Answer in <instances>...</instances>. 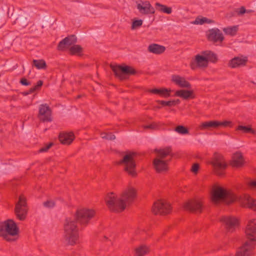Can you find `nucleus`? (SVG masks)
Listing matches in <instances>:
<instances>
[{
  "instance_id": "nucleus-1",
  "label": "nucleus",
  "mask_w": 256,
  "mask_h": 256,
  "mask_svg": "<svg viewBox=\"0 0 256 256\" xmlns=\"http://www.w3.org/2000/svg\"><path fill=\"white\" fill-rule=\"evenodd\" d=\"M94 209H78L72 217L66 219L64 224V238L70 245L76 244L79 238L77 221L81 224L86 225L95 215Z\"/></svg>"
},
{
  "instance_id": "nucleus-2",
  "label": "nucleus",
  "mask_w": 256,
  "mask_h": 256,
  "mask_svg": "<svg viewBox=\"0 0 256 256\" xmlns=\"http://www.w3.org/2000/svg\"><path fill=\"white\" fill-rule=\"evenodd\" d=\"M210 198L212 202L216 205L219 204L230 205L238 201L243 206H246L247 208H256V200L250 196L244 194L238 197L231 192L221 187H218L212 190Z\"/></svg>"
},
{
  "instance_id": "nucleus-3",
  "label": "nucleus",
  "mask_w": 256,
  "mask_h": 256,
  "mask_svg": "<svg viewBox=\"0 0 256 256\" xmlns=\"http://www.w3.org/2000/svg\"><path fill=\"white\" fill-rule=\"evenodd\" d=\"M136 197V190L132 188H128L124 190L119 196L113 192L108 193L104 200L109 207L124 208L130 206L134 202Z\"/></svg>"
},
{
  "instance_id": "nucleus-4",
  "label": "nucleus",
  "mask_w": 256,
  "mask_h": 256,
  "mask_svg": "<svg viewBox=\"0 0 256 256\" xmlns=\"http://www.w3.org/2000/svg\"><path fill=\"white\" fill-rule=\"evenodd\" d=\"M19 228L12 219L0 222V237L7 242L16 241L18 236Z\"/></svg>"
},
{
  "instance_id": "nucleus-5",
  "label": "nucleus",
  "mask_w": 256,
  "mask_h": 256,
  "mask_svg": "<svg viewBox=\"0 0 256 256\" xmlns=\"http://www.w3.org/2000/svg\"><path fill=\"white\" fill-rule=\"evenodd\" d=\"M155 152L157 154L156 158L154 160L153 164L154 168L158 172H161L168 170V164L170 160H165L164 158L168 156H170L172 152V148L170 146L164 148L156 149Z\"/></svg>"
},
{
  "instance_id": "nucleus-6",
  "label": "nucleus",
  "mask_w": 256,
  "mask_h": 256,
  "mask_svg": "<svg viewBox=\"0 0 256 256\" xmlns=\"http://www.w3.org/2000/svg\"><path fill=\"white\" fill-rule=\"evenodd\" d=\"M110 67L114 74L115 76L120 80L128 78L129 76L134 75L136 71L131 66L124 65H112Z\"/></svg>"
},
{
  "instance_id": "nucleus-7",
  "label": "nucleus",
  "mask_w": 256,
  "mask_h": 256,
  "mask_svg": "<svg viewBox=\"0 0 256 256\" xmlns=\"http://www.w3.org/2000/svg\"><path fill=\"white\" fill-rule=\"evenodd\" d=\"M136 153L128 152L124 156L122 159L117 162L118 164L124 165V170L128 174L132 176H136V164L134 160V156Z\"/></svg>"
},
{
  "instance_id": "nucleus-8",
  "label": "nucleus",
  "mask_w": 256,
  "mask_h": 256,
  "mask_svg": "<svg viewBox=\"0 0 256 256\" xmlns=\"http://www.w3.org/2000/svg\"><path fill=\"white\" fill-rule=\"evenodd\" d=\"M211 164L214 168L215 172L218 175L220 176L224 175V170L227 167V164L221 154L215 153Z\"/></svg>"
},
{
  "instance_id": "nucleus-9",
  "label": "nucleus",
  "mask_w": 256,
  "mask_h": 256,
  "mask_svg": "<svg viewBox=\"0 0 256 256\" xmlns=\"http://www.w3.org/2000/svg\"><path fill=\"white\" fill-rule=\"evenodd\" d=\"M245 233L248 240L246 242H254L256 244V219L250 220L246 227Z\"/></svg>"
},
{
  "instance_id": "nucleus-10",
  "label": "nucleus",
  "mask_w": 256,
  "mask_h": 256,
  "mask_svg": "<svg viewBox=\"0 0 256 256\" xmlns=\"http://www.w3.org/2000/svg\"><path fill=\"white\" fill-rule=\"evenodd\" d=\"M254 242H246L243 245L238 248L236 254V256H251L255 248Z\"/></svg>"
},
{
  "instance_id": "nucleus-11",
  "label": "nucleus",
  "mask_w": 256,
  "mask_h": 256,
  "mask_svg": "<svg viewBox=\"0 0 256 256\" xmlns=\"http://www.w3.org/2000/svg\"><path fill=\"white\" fill-rule=\"evenodd\" d=\"M220 221L224 224L228 232H232L238 225V219L232 216H223L220 218Z\"/></svg>"
},
{
  "instance_id": "nucleus-12",
  "label": "nucleus",
  "mask_w": 256,
  "mask_h": 256,
  "mask_svg": "<svg viewBox=\"0 0 256 256\" xmlns=\"http://www.w3.org/2000/svg\"><path fill=\"white\" fill-rule=\"evenodd\" d=\"M38 117L43 122L52 121V111L48 105L42 104L40 106Z\"/></svg>"
},
{
  "instance_id": "nucleus-13",
  "label": "nucleus",
  "mask_w": 256,
  "mask_h": 256,
  "mask_svg": "<svg viewBox=\"0 0 256 256\" xmlns=\"http://www.w3.org/2000/svg\"><path fill=\"white\" fill-rule=\"evenodd\" d=\"M137 9L142 14H154L155 10L148 1H140L136 5Z\"/></svg>"
},
{
  "instance_id": "nucleus-14",
  "label": "nucleus",
  "mask_w": 256,
  "mask_h": 256,
  "mask_svg": "<svg viewBox=\"0 0 256 256\" xmlns=\"http://www.w3.org/2000/svg\"><path fill=\"white\" fill-rule=\"evenodd\" d=\"M76 42L77 38L75 35L68 36L59 42L57 49L58 50L63 51L69 46L74 44Z\"/></svg>"
},
{
  "instance_id": "nucleus-15",
  "label": "nucleus",
  "mask_w": 256,
  "mask_h": 256,
  "mask_svg": "<svg viewBox=\"0 0 256 256\" xmlns=\"http://www.w3.org/2000/svg\"><path fill=\"white\" fill-rule=\"evenodd\" d=\"M208 40L216 43L217 42H222L224 40V36L218 28H214L208 30Z\"/></svg>"
},
{
  "instance_id": "nucleus-16",
  "label": "nucleus",
  "mask_w": 256,
  "mask_h": 256,
  "mask_svg": "<svg viewBox=\"0 0 256 256\" xmlns=\"http://www.w3.org/2000/svg\"><path fill=\"white\" fill-rule=\"evenodd\" d=\"M190 67L192 70H196L198 68H206L208 66V60H206L205 56L202 54L196 56L194 60L190 62Z\"/></svg>"
},
{
  "instance_id": "nucleus-17",
  "label": "nucleus",
  "mask_w": 256,
  "mask_h": 256,
  "mask_svg": "<svg viewBox=\"0 0 256 256\" xmlns=\"http://www.w3.org/2000/svg\"><path fill=\"white\" fill-rule=\"evenodd\" d=\"M74 138L73 132H62L59 135V140L63 144H70Z\"/></svg>"
},
{
  "instance_id": "nucleus-18",
  "label": "nucleus",
  "mask_w": 256,
  "mask_h": 256,
  "mask_svg": "<svg viewBox=\"0 0 256 256\" xmlns=\"http://www.w3.org/2000/svg\"><path fill=\"white\" fill-rule=\"evenodd\" d=\"M175 96H179L184 100L193 99L195 98L193 90H180L176 91Z\"/></svg>"
},
{
  "instance_id": "nucleus-19",
  "label": "nucleus",
  "mask_w": 256,
  "mask_h": 256,
  "mask_svg": "<svg viewBox=\"0 0 256 256\" xmlns=\"http://www.w3.org/2000/svg\"><path fill=\"white\" fill-rule=\"evenodd\" d=\"M172 80L176 84L182 88H190V84L188 81L186 80L184 78L178 75H174L172 76Z\"/></svg>"
},
{
  "instance_id": "nucleus-20",
  "label": "nucleus",
  "mask_w": 256,
  "mask_h": 256,
  "mask_svg": "<svg viewBox=\"0 0 256 256\" xmlns=\"http://www.w3.org/2000/svg\"><path fill=\"white\" fill-rule=\"evenodd\" d=\"M247 62L246 58L234 57L229 62V66L232 68H235L240 66H244Z\"/></svg>"
},
{
  "instance_id": "nucleus-21",
  "label": "nucleus",
  "mask_w": 256,
  "mask_h": 256,
  "mask_svg": "<svg viewBox=\"0 0 256 256\" xmlns=\"http://www.w3.org/2000/svg\"><path fill=\"white\" fill-rule=\"evenodd\" d=\"M244 162V160L241 152H236L234 154L231 163L233 166H241L243 165Z\"/></svg>"
},
{
  "instance_id": "nucleus-22",
  "label": "nucleus",
  "mask_w": 256,
  "mask_h": 256,
  "mask_svg": "<svg viewBox=\"0 0 256 256\" xmlns=\"http://www.w3.org/2000/svg\"><path fill=\"white\" fill-rule=\"evenodd\" d=\"M165 50L166 48L164 46L156 44H151L148 47V50L150 52L156 54L163 53Z\"/></svg>"
},
{
  "instance_id": "nucleus-23",
  "label": "nucleus",
  "mask_w": 256,
  "mask_h": 256,
  "mask_svg": "<svg viewBox=\"0 0 256 256\" xmlns=\"http://www.w3.org/2000/svg\"><path fill=\"white\" fill-rule=\"evenodd\" d=\"M201 54L205 56L206 60L213 63H215L218 60L217 55L213 52L210 50H204L202 52Z\"/></svg>"
},
{
  "instance_id": "nucleus-24",
  "label": "nucleus",
  "mask_w": 256,
  "mask_h": 256,
  "mask_svg": "<svg viewBox=\"0 0 256 256\" xmlns=\"http://www.w3.org/2000/svg\"><path fill=\"white\" fill-rule=\"evenodd\" d=\"M218 121L210 120L204 122L200 126V128L201 130H209L210 128H218Z\"/></svg>"
},
{
  "instance_id": "nucleus-25",
  "label": "nucleus",
  "mask_w": 256,
  "mask_h": 256,
  "mask_svg": "<svg viewBox=\"0 0 256 256\" xmlns=\"http://www.w3.org/2000/svg\"><path fill=\"white\" fill-rule=\"evenodd\" d=\"M149 92L156 94H159L162 96L164 97H168L170 96V92L171 91L170 90H168L166 88H162V89H158V88H153V89H150L148 90Z\"/></svg>"
},
{
  "instance_id": "nucleus-26",
  "label": "nucleus",
  "mask_w": 256,
  "mask_h": 256,
  "mask_svg": "<svg viewBox=\"0 0 256 256\" xmlns=\"http://www.w3.org/2000/svg\"><path fill=\"white\" fill-rule=\"evenodd\" d=\"M150 252L149 248L146 245L142 244L135 249V256H144Z\"/></svg>"
},
{
  "instance_id": "nucleus-27",
  "label": "nucleus",
  "mask_w": 256,
  "mask_h": 256,
  "mask_svg": "<svg viewBox=\"0 0 256 256\" xmlns=\"http://www.w3.org/2000/svg\"><path fill=\"white\" fill-rule=\"evenodd\" d=\"M202 202L198 200H190L186 203L184 208H202Z\"/></svg>"
},
{
  "instance_id": "nucleus-28",
  "label": "nucleus",
  "mask_w": 256,
  "mask_h": 256,
  "mask_svg": "<svg viewBox=\"0 0 256 256\" xmlns=\"http://www.w3.org/2000/svg\"><path fill=\"white\" fill-rule=\"evenodd\" d=\"M155 7L157 10L166 14H170L172 12V8L168 7L162 4L159 2L156 3Z\"/></svg>"
},
{
  "instance_id": "nucleus-29",
  "label": "nucleus",
  "mask_w": 256,
  "mask_h": 256,
  "mask_svg": "<svg viewBox=\"0 0 256 256\" xmlns=\"http://www.w3.org/2000/svg\"><path fill=\"white\" fill-rule=\"evenodd\" d=\"M170 206V202L164 200H158L154 203L152 208H169Z\"/></svg>"
},
{
  "instance_id": "nucleus-30",
  "label": "nucleus",
  "mask_w": 256,
  "mask_h": 256,
  "mask_svg": "<svg viewBox=\"0 0 256 256\" xmlns=\"http://www.w3.org/2000/svg\"><path fill=\"white\" fill-rule=\"evenodd\" d=\"M14 214L20 220H24L28 214L27 209H14Z\"/></svg>"
},
{
  "instance_id": "nucleus-31",
  "label": "nucleus",
  "mask_w": 256,
  "mask_h": 256,
  "mask_svg": "<svg viewBox=\"0 0 256 256\" xmlns=\"http://www.w3.org/2000/svg\"><path fill=\"white\" fill-rule=\"evenodd\" d=\"M236 130H240L244 133L246 134H256V131L252 129L250 126H244L242 125L238 126L236 128Z\"/></svg>"
},
{
  "instance_id": "nucleus-32",
  "label": "nucleus",
  "mask_w": 256,
  "mask_h": 256,
  "mask_svg": "<svg viewBox=\"0 0 256 256\" xmlns=\"http://www.w3.org/2000/svg\"><path fill=\"white\" fill-rule=\"evenodd\" d=\"M222 30L226 34L234 36L236 34L238 30V26H232L224 28Z\"/></svg>"
},
{
  "instance_id": "nucleus-33",
  "label": "nucleus",
  "mask_w": 256,
  "mask_h": 256,
  "mask_svg": "<svg viewBox=\"0 0 256 256\" xmlns=\"http://www.w3.org/2000/svg\"><path fill=\"white\" fill-rule=\"evenodd\" d=\"M214 21L212 20L207 18H206L202 17H197L194 21L192 22V24H202L204 23L210 24L212 23Z\"/></svg>"
},
{
  "instance_id": "nucleus-34",
  "label": "nucleus",
  "mask_w": 256,
  "mask_h": 256,
  "mask_svg": "<svg viewBox=\"0 0 256 256\" xmlns=\"http://www.w3.org/2000/svg\"><path fill=\"white\" fill-rule=\"evenodd\" d=\"M15 22L20 26L25 28L28 24V20L26 18L22 16H19L16 19Z\"/></svg>"
},
{
  "instance_id": "nucleus-35",
  "label": "nucleus",
  "mask_w": 256,
  "mask_h": 256,
  "mask_svg": "<svg viewBox=\"0 0 256 256\" xmlns=\"http://www.w3.org/2000/svg\"><path fill=\"white\" fill-rule=\"evenodd\" d=\"M33 66L38 69H44L46 67V63L43 60H33Z\"/></svg>"
},
{
  "instance_id": "nucleus-36",
  "label": "nucleus",
  "mask_w": 256,
  "mask_h": 256,
  "mask_svg": "<svg viewBox=\"0 0 256 256\" xmlns=\"http://www.w3.org/2000/svg\"><path fill=\"white\" fill-rule=\"evenodd\" d=\"M172 209H152V212L155 215L165 216L171 212Z\"/></svg>"
},
{
  "instance_id": "nucleus-37",
  "label": "nucleus",
  "mask_w": 256,
  "mask_h": 256,
  "mask_svg": "<svg viewBox=\"0 0 256 256\" xmlns=\"http://www.w3.org/2000/svg\"><path fill=\"white\" fill-rule=\"evenodd\" d=\"M70 52L72 54L80 55L82 52V48L80 45H74L70 48Z\"/></svg>"
},
{
  "instance_id": "nucleus-38",
  "label": "nucleus",
  "mask_w": 256,
  "mask_h": 256,
  "mask_svg": "<svg viewBox=\"0 0 256 256\" xmlns=\"http://www.w3.org/2000/svg\"><path fill=\"white\" fill-rule=\"evenodd\" d=\"M252 10H246L244 6H242L240 8H236L234 12L236 14L237 16H242L245 13H250L252 12Z\"/></svg>"
},
{
  "instance_id": "nucleus-39",
  "label": "nucleus",
  "mask_w": 256,
  "mask_h": 256,
  "mask_svg": "<svg viewBox=\"0 0 256 256\" xmlns=\"http://www.w3.org/2000/svg\"><path fill=\"white\" fill-rule=\"evenodd\" d=\"M174 130L180 134H188V129L183 126H178L175 128Z\"/></svg>"
},
{
  "instance_id": "nucleus-40",
  "label": "nucleus",
  "mask_w": 256,
  "mask_h": 256,
  "mask_svg": "<svg viewBox=\"0 0 256 256\" xmlns=\"http://www.w3.org/2000/svg\"><path fill=\"white\" fill-rule=\"evenodd\" d=\"M26 198L22 196H20L19 198L18 201L16 204L15 208H22V206H26Z\"/></svg>"
},
{
  "instance_id": "nucleus-41",
  "label": "nucleus",
  "mask_w": 256,
  "mask_h": 256,
  "mask_svg": "<svg viewBox=\"0 0 256 256\" xmlns=\"http://www.w3.org/2000/svg\"><path fill=\"white\" fill-rule=\"evenodd\" d=\"M101 137L108 140H113L116 138V136L112 133L102 132L101 134Z\"/></svg>"
},
{
  "instance_id": "nucleus-42",
  "label": "nucleus",
  "mask_w": 256,
  "mask_h": 256,
  "mask_svg": "<svg viewBox=\"0 0 256 256\" xmlns=\"http://www.w3.org/2000/svg\"><path fill=\"white\" fill-rule=\"evenodd\" d=\"M142 24V20H134L133 21L132 25V29L134 30L138 27L140 26Z\"/></svg>"
},
{
  "instance_id": "nucleus-43",
  "label": "nucleus",
  "mask_w": 256,
  "mask_h": 256,
  "mask_svg": "<svg viewBox=\"0 0 256 256\" xmlns=\"http://www.w3.org/2000/svg\"><path fill=\"white\" fill-rule=\"evenodd\" d=\"M43 204L44 206L46 208H52L56 206V202L52 200H48L46 202H44Z\"/></svg>"
},
{
  "instance_id": "nucleus-44",
  "label": "nucleus",
  "mask_w": 256,
  "mask_h": 256,
  "mask_svg": "<svg viewBox=\"0 0 256 256\" xmlns=\"http://www.w3.org/2000/svg\"><path fill=\"white\" fill-rule=\"evenodd\" d=\"M156 102L158 104H160L162 106H172V103H173L172 100L164 101V100H158L156 101Z\"/></svg>"
},
{
  "instance_id": "nucleus-45",
  "label": "nucleus",
  "mask_w": 256,
  "mask_h": 256,
  "mask_svg": "<svg viewBox=\"0 0 256 256\" xmlns=\"http://www.w3.org/2000/svg\"><path fill=\"white\" fill-rule=\"evenodd\" d=\"M144 128L151 130H156L158 128V126L156 122H153L150 124L144 126Z\"/></svg>"
},
{
  "instance_id": "nucleus-46",
  "label": "nucleus",
  "mask_w": 256,
  "mask_h": 256,
  "mask_svg": "<svg viewBox=\"0 0 256 256\" xmlns=\"http://www.w3.org/2000/svg\"><path fill=\"white\" fill-rule=\"evenodd\" d=\"M232 122L230 121H224V122H219L218 121V128L220 126H222L224 127H226L230 126Z\"/></svg>"
},
{
  "instance_id": "nucleus-47",
  "label": "nucleus",
  "mask_w": 256,
  "mask_h": 256,
  "mask_svg": "<svg viewBox=\"0 0 256 256\" xmlns=\"http://www.w3.org/2000/svg\"><path fill=\"white\" fill-rule=\"evenodd\" d=\"M52 143H50L46 145V146H43L42 148L40 149L39 152H46L48 149L50 148L52 146Z\"/></svg>"
},
{
  "instance_id": "nucleus-48",
  "label": "nucleus",
  "mask_w": 256,
  "mask_h": 256,
  "mask_svg": "<svg viewBox=\"0 0 256 256\" xmlns=\"http://www.w3.org/2000/svg\"><path fill=\"white\" fill-rule=\"evenodd\" d=\"M20 83L25 86H28L30 84V82L28 80L25 78H22L20 80Z\"/></svg>"
},
{
  "instance_id": "nucleus-49",
  "label": "nucleus",
  "mask_w": 256,
  "mask_h": 256,
  "mask_svg": "<svg viewBox=\"0 0 256 256\" xmlns=\"http://www.w3.org/2000/svg\"><path fill=\"white\" fill-rule=\"evenodd\" d=\"M199 169V164H194L192 165V171L194 173H196Z\"/></svg>"
},
{
  "instance_id": "nucleus-50",
  "label": "nucleus",
  "mask_w": 256,
  "mask_h": 256,
  "mask_svg": "<svg viewBox=\"0 0 256 256\" xmlns=\"http://www.w3.org/2000/svg\"><path fill=\"white\" fill-rule=\"evenodd\" d=\"M43 82L41 80H39L38 82L36 84L32 87V88H34V91H36V90L39 89L42 85Z\"/></svg>"
},
{
  "instance_id": "nucleus-51",
  "label": "nucleus",
  "mask_w": 256,
  "mask_h": 256,
  "mask_svg": "<svg viewBox=\"0 0 256 256\" xmlns=\"http://www.w3.org/2000/svg\"><path fill=\"white\" fill-rule=\"evenodd\" d=\"M248 186L251 188H256V180H250L248 182Z\"/></svg>"
},
{
  "instance_id": "nucleus-52",
  "label": "nucleus",
  "mask_w": 256,
  "mask_h": 256,
  "mask_svg": "<svg viewBox=\"0 0 256 256\" xmlns=\"http://www.w3.org/2000/svg\"><path fill=\"white\" fill-rule=\"evenodd\" d=\"M34 88H31L28 90L24 92H22L24 96H27L29 94H30L34 92Z\"/></svg>"
},
{
  "instance_id": "nucleus-53",
  "label": "nucleus",
  "mask_w": 256,
  "mask_h": 256,
  "mask_svg": "<svg viewBox=\"0 0 256 256\" xmlns=\"http://www.w3.org/2000/svg\"><path fill=\"white\" fill-rule=\"evenodd\" d=\"M202 209H188L190 210V212L192 213H200L202 212Z\"/></svg>"
},
{
  "instance_id": "nucleus-54",
  "label": "nucleus",
  "mask_w": 256,
  "mask_h": 256,
  "mask_svg": "<svg viewBox=\"0 0 256 256\" xmlns=\"http://www.w3.org/2000/svg\"><path fill=\"white\" fill-rule=\"evenodd\" d=\"M124 209H111V212L114 213H120L122 212Z\"/></svg>"
},
{
  "instance_id": "nucleus-55",
  "label": "nucleus",
  "mask_w": 256,
  "mask_h": 256,
  "mask_svg": "<svg viewBox=\"0 0 256 256\" xmlns=\"http://www.w3.org/2000/svg\"><path fill=\"white\" fill-rule=\"evenodd\" d=\"M172 101L173 102L172 106H176L180 103V100L179 99H177L176 100H172Z\"/></svg>"
}]
</instances>
